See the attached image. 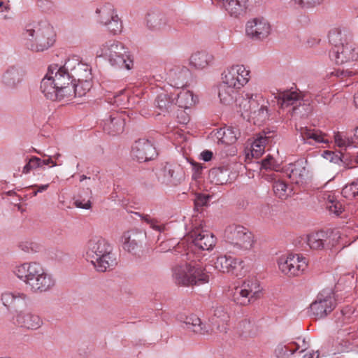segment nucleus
I'll list each match as a JSON object with an SVG mask.
<instances>
[{"label": "nucleus", "instance_id": "obj_1", "mask_svg": "<svg viewBox=\"0 0 358 358\" xmlns=\"http://www.w3.org/2000/svg\"><path fill=\"white\" fill-rule=\"evenodd\" d=\"M13 273L23 281L31 292L41 294L51 290L55 285V280L44 267L36 262H24L16 266Z\"/></svg>", "mask_w": 358, "mask_h": 358}, {"label": "nucleus", "instance_id": "obj_2", "mask_svg": "<svg viewBox=\"0 0 358 358\" xmlns=\"http://www.w3.org/2000/svg\"><path fill=\"white\" fill-rule=\"evenodd\" d=\"M86 259L99 272L112 270L117 264L112 245L104 238L95 236L86 245Z\"/></svg>", "mask_w": 358, "mask_h": 358}, {"label": "nucleus", "instance_id": "obj_3", "mask_svg": "<svg viewBox=\"0 0 358 358\" xmlns=\"http://www.w3.org/2000/svg\"><path fill=\"white\" fill-rule=\"evenodd\" d=\"M23 37L27 41V46L33 51H44L55 41L53 27L47 21L32 22L26 25Z\"/></svg>", "mask_w": 358, "mask_h": 358}, {"label": "nucleus", "instance_id": "obj_4", "mask_svg": "<svg viewBox=\"0 0 358 358\" xmlns=\"http://www.w3.org/2000/svg\"><path fill=\"white\" fill-rule=\"evenodd\" d=\"M173 278L175 282L183 286L201 285L209 281L208 273L198 262L177 264L173 267Z\"/></svg>", "mask_w": 358, "mask_h": 358}, {"label": "nucleus", "instance_id": "obj_5", "mask_svg": "<svg viewBox=\"0 0 358 358\" xmlns=\"http://www.w3.org/2000/svg\"><path fill=\"white\" fill-rule=\"evenodd\" d=\"M224 239L228 244L230 252L241 254L250 250L254 244V236L247 228L241 225L228 226L224 233Z\"/></svg>", "mask_w": 358, "mask_h": 358}, {"label": "nucleus", "instance_id": "obj_6", "mask_svg": "<svg viewBox=\"0 0 358 358\" xmlns=\"http://www.w3.org/2000/svg\"><path fill=\"white\" fill-rule=\"evenodd\" d=\"M100 51L101 55L107 57L112 66L127 70L132 69L133 59L122 43L108 41L101 46Z\"/></svg>", "mask_w": 358, "mask_h": 358}, {"label": "nucleus", "instance_id": "obj_7", "mask_svg": "<svg viewBox=\"0 0 358 358\" xmlns=\"http://www.w3.org/2000/svg\"><path fill=\"white\" fill-rule=\"evenodd\" d=\"M275 99H277L278 104L282 108L292 106V115H306L308 111H303L305 108L310 110L308 105H301V103L303 100V96L301 92H299L297 90L293 91L288 90L278 91L275 95Z\"/></svg>", "mask_w": 358, "mask_h": 358}, {"label": "nucleus", "instance_id": "obj_8", "mask_svg": "<svg viewBox=\"0 0 358 358\" xmlns=\"http://www.w3.org/2000/svg\"><path fill=\"white\" fill-rule=\"evenodd\" d=\"M262 288L256 278L245 280L241 287L236 288L234 301L241 306H246L259 298Z\"/></svg>", "mask_w": 358, "mask_h": 358}, {"label": "nucleus", "instance_id": "obj_9", "mask_svg": "<svg viewBox=\"0 0 358 358\" xmlns=\"http://www.w3.org/2000/svg\"><path fill=\"white\" fill-rule=\"evenodd\" d=\"M156 176L159 182L169 187H176L185 180L183 168L177 164L166 163Z\"/></svg>", "mask_w": 358, "mask_h": 358}, {"label": "nucleus", "instance_id": "obj_10", "mask_svg": "<svg viewBox=\"0 0 358 358\" xmlns=\"http://www.w3.org/2000/svg\"><path fill=\"white\" fill-rule=\"evenodd\" d=\"M336 307L335 299L331 290H323L310 306V312L317 318H322Z\"/></svg>", "mask_w": 358, "mask_h": 358}, {"label": "nucleus", "instance_id": "obj_11", "mask_svg": "<svg viewBox=\"0 0 358 358\" xmlns=\"http://www.w3.org/2000/svg\"><path fill=\"white\" fill-rule=\"evenodd\" d=\"M279 269L289 277L301 275L307 267L306 259L299 255L281 257L278 260Z\"/></svg>", "mask_w": 358, "mask_h": 358}, {"label": "nucleus", "instance_id": "obj_12", "mask_svg": "<svg viewBox=\"0 0 358 358\" xmlns=\"http://www.w3.org/2000/svg\"><path fill=\"white\" fill-rule=\"evenodd\" d=\"M146 238V232L143 230L138 229L128 230L122 236L123 248L128 252L136 255L142 251Z\"/></svg>", "mask_w": 358, "mask_h": 358}, {"label": "nucleus", "instance_id": "obj_13", "mask_svg": "<svg viewBox=\"0 0 358 358\" xmlns=\"http://www.w3.org/2000/svg\"><path fill=\"white\" fill-rule=\"evenodd\" d=\"M66 69L69 71L73 83L92 80L91 67L81 62L77 57L66 61Z\"/></svg>", "mask_w": 358, "mask_h": 358}, {"label": "nucleus", "instance_id": "obj_14", "mask_svg": "<svg viewBox=\"0 0 358 358\" xmlns=\"http://www.w3.org/2000/svg\"><path fill=\"white\" fill-rule=\"evenodd\" d=\"M329 57L338 65L343 64L350 61L358 60V48L348 41L336 48H332L329 52Z\"/></svg>", "mask_w": 358, "mask_h": 358}, {"label": "nucleus", "instance_id": "obj_15", "mask_svg": "<svg viewBox=\"0 0 358 358\" xmlns=\"http://www.w3.org/2000/svg\"><path fill=\"white\" fill-rule=\"evenodd\" d=\"M249 71H247L244 66H234L222 73V82L240 89L249 80Z\"/></svg>", "mask_w": 358, "mask_h": 358}, {"label": "nucleus", "instance_id": "obj_16", "mask_svg": "<svg viewBox=\"0 0 358 358\" xmlns=\"http://www.w3.org/2000/svg\"><path fill=\"white\" fill-rule=\"evenodd\" d=\"M131 155L140 163L155 159L157 151L152 143L147 139H138L132 146Z\"/></svg>", "mask_w": 358, "mask_h": 358}, {"label": "nucleus", "instance_id": "obj_17", "mask_svg": "<svg viewBox=\"0 0 358 358\" xmlns=\"http://www.w3.org/2000/svg\"><path fill=\"white\" fill-rule=\"evenodd\" d=\"M245 31L251 38L262 40L270 34L271 26L264 18H255L247 22Z\"/></svg>", "mask_w": 358, "mask_h": 358}, {"label": "nucleus", "instance_id": "obj_18", "mask_svg": "<svg viewBox=\"0 0 358 358\" xmlns=\"http://www.w3.org/2000/svg\"><path fill=\"white\" fill-rule=\"evenodd\" d=\"M102 122L103 131L110 136H117L124 131L125 120L119 112L110 113Z\"/></svg>", "mask_w": 358, "mask_h": 358}, {"label": "nucleus", "instance_id": "obj_19", "mask_svg": "<svg viewBox=\"0 0 358 358\" xmlns=\"http://www.w3.org/2000/svg\"><path fill=\"white\" fill-rule=\"evenodd\" d=\"M13 323L22 328L36 330L43 324V320L36 314L29 311H19L13 318Z\"/></svg>", "mask_w": 358, "mask_h": 358}, {"label": "nucleus", "instance_id": "obj_20", "mask_svg": "<svg viewBox=\"0 0 358 358\" xmlns=\"http://www.w3.org/2000/svg\"><path fill=\"white\" fill-rule=\"evenodd\" d=\"M48 69L52 70V77H53L56 85H58L57 88H59L64 98H65L66 96L65 89H67L68 87H70L73 83L69 71L66 69V62L61 66L57 64L51 65Z\"/></svg>", "mask_w": 358, "mask_h": 358}, {"label": "nucleus", "instance_id": "obj_21", "mask_svg": "<svg viewBox=\"0 0 358 358\" xmlns=\"http://www.w3.org/2000/svg\"><path fill=\"white\" fill-rule=\"evenodd\" d=\"M190 236L194 246L202 250H211L216 243V238L208 231L195 229L191 231Z\"/></svg>", "mask_w": 358, "mask_h": 358}, {"label": "nucleus", "instance_id": "obj_22", "mask_svg": "<svg viewBox=\"0 0 358 358\" xmlns=\"http://www.w3.org/2000/svg\"><path fill=\"white\" fill-rule=\"evenodd\" d=\"M52 74V70L48 69L47 74L41 82L40 88L47 99L52 101H60L64 99V96L57 88L58 85L54 81Z\"/></svg>", "mask_w": 358, "mask_h": 358}, {"label": "nucleus", "instance_id": "obj_23", "mask_svg": "<svg viewBox=\"0 0 358 358\" xmlns=\"http://www.w3.org/2000/svg\"><path fill=\"white\" fill-rule=\"evenodd\" d=\"M243 262L231 256H220L215 262V267L221 272L238 275V271L243 268Z\"/></svg>", "mask_w": 358, "mask_h": 358}, {"label": "nucleus", "instance_id": "obj_24", "mask_svg": "<svg viewBox=\"0 0 358 358\" xmlns=\"http://www.w3.org/2000/svg\"><path fill=\"white\" fill-rule=\"evenodd\" d=\"M189 70L185 66H175L167 73L168 83L176 88H182L187 85Z\"/></svg>", "mask_w": 358, "mask_h": 358}, {"label": "nucleus", "instance_id": "obj_25", "mask_svg": "<svg viewBox=\"0 0 358 358\" xmlns=\"http://www.w3.org/2000/svg\"><path fill=\"white\" fill-rule=\"evenodd\" d=\"M219 6L224 9L231 16L239 17L245 13L249 0H215Z\"/></svg>", "mask_w": 358, "mask_h": 358}, {"label": "nucleus", "instance_id": "obj_26", "mask_svg": "<svg viewBox=\"0 0 358 358\" xmlns=\"http://www.w3.org/2000/svg\"><path fill=\"white\" fill-rule=\"evenodd\" d=\"M24 71L15 66H9L2 76L3 83L8 88L15 89L23 80Z\"/></svg>", "mask_w": 358, "mask_h": 358}, {"label": "nucleus", "instance_id": "obj_27", "mask_svg": "<svg viewBox=\"0 0 358 358\" xmlns=\"http://www.w3.org/2000/svg\"><path fill=\"white\" fill-rule=\"evenodd\" d=\"M183 324L184 329L196 334L202 336L210 335L212 331L210 327L203 323L201 319L195 315L187 316Z\"/></svg>", "mask_w": 358, "mask_h": 358}, {"label": "nucleus", "instance_id": "obj_28", "mask_svg": "<svg viewBox=\"0 0 358 358\" xmlns=\"http://www.w3.org/2000/svg\"><path fill=\"white\" fill-rule=\"evenodd\" d=\"M213 314L210 316V322L217 330L221 333H227V322L229 315L224 307L222 306L213 307Z\"/></svg>", "mask_w": 358, "mask_h": 358}, {"label": "nucleus", "instance_id": "obj_29", "mask_svg": "<svg viewBox=\"0 0 358 358\" xmlns=\"http://www.w3.org/2000/svg\"><path fill=\"white\" fill-rule=\"evenodd\" d=\"M299 132L301 140L304 143L312 144L310 141H314L315 143H328L329 141L324 138L325 134H323L320 130L316 129H311L307 127H301L296 129Z\"/></svg>", "mask_w": 358, "mask_h": 358}, {"label": "nucleus", "instance_id": "obj_30", "mask_svg": "<svg viewBox=\"0 0 358 358\" xmlns=\"http://www.w3.org/2000/svg\"><path fill=\"white\" fill-rule=\"evenodd\" d=\"M92 80H83L80 82H73V83L65 89L66 98L75 96L81 97L85 96L92 88Z\"/></svg>", "mask_w": 358, "mask_h": 358}, {"label": "nucleus", "instance_id": "obj_31", "mask_svg": "<svg viewBox=\"0 0 358 358\" xmlns=\"http://www.w3.org/2000/svg\"><path fill=\"white\" fill-rule=\"evenodd\" d=\"M260 101L262 100V97L258 94H252L247 93L245 94V98H243L240 101L241 107L243 108L245 115H250L251 112L258 110L261 106H264L260 103Z\"/></svg>", "mask_w": 358, "mask_h": 358}, {"label": "nucleus", "instance_id": "obj_32", "mask_svg": "<svg viewBox=\"0 0 358 358\" xmlns=\"http://www.w3.org/2000/svg\"><path fill=\"white\" fill-rule=\"evenodd\" d=\"M329 234L324 231H319L307 235L306 241L309 247L313 250H322L324 248L329 239Z\"/></svg>", "mask_w": 358, "mask_h": 358}, {"label": "nucleus", "instance_id": "obj_33", "mask_svg": "<svg viewBox=\"0 0 358 358\" xmlns=\"http://www.w3.org/2000/svg\"><path fill=\"white\" fill-rule=\"evenodd\" d=\"M328 37L329 43L334 46L332 48H336L351 40L350 34L338 28L329 31Z\"/></svg>", "mask_w": 358, "mask_h": 358}, {"label": "nucleus", "instance_id": "obj_34", "mask_svg": "<svg viewBox=\"0 0 358 358\" xmlns=\"http://www.w3.org/2000/svg\"><path fill=\"white\" fill-rule=\"evenodd\" d=\"M237 89L224 82H222L218 87V96L220 101L226 105L232 103Z\"/></svg>", "mask_w": 358, "mask_h": 358}, {"label": "nucleus", "instance_id": "obj_35", "mask_svg": "<svg viewBox=\"0 0 358 358\" xmlns=\"http://www.w3.org/2000/svg\"><path fill=\"white\" fill-rule=\"evenodd\" d=\"M96 13L98 15V22L103 25H106L117 15L113 6L109 3L96 8Z\"/></svg>", "mask_w": 358, "mask_h": 358}, {"label": "nucleus", "instance_id": "obj_36", "mask_svg": "<svg viewBox=\"0 0 358 358\" xmlns=\"http://www.w3.org/2000/svg\"><path fill=\"white\" fill-rule=\"evenodd\" d=\"M147 25L149 29L157 30L162 28L166 23V17L158 11H152L147 15Z\"/></svg>", "mask_w": 358, "mask_h": 358}, {"label": "nucleus", "instance_id": "obj_37", "mask_svg": "<svg viewBox=\"0 0 358 358\" xmlns=\"http://www.w3.org/2000/svg\"><path fill=\"white\" fill-rule=\"evenodd\" d=\"M213 56L206 52H197L192 55L190 64L196 69H203L212 61Z\"/></svg>", "mask_w": 358, "mask_h": 358}, {"label": "nucleus", "instance_id": "obj_38", "mask_svg": "<svg viewBox=\"0 0 358 358\" xmlns=\"http://www.w3.org/2000/svg\"><path fill=\"white\" fill-rule=\"evenodd\" d=\"M174 99L175 98H173L167 93L162 92L157 95L155 103L161 113H169L173 106Z\"/></svg>", "mask_w": 358, "mask_h": 358}, {"label": "nucleus", "instance_id": "obj_39", "mask_svg": "<svg viewBox=\"0 0 358 358\" xmlns=\"http://www.w3.org/2000/svg\"><path fill=\"white\" fill-rule=\"evenodd\" d=\"M289 173L288 174L289 178L292 182L296 184L303 183L306 179L307 174V170L306 168L300 164L291 165L289 168Z\"/></svg>", "mask_w": 358, "mask_h": 358}, {"label": "nucleus", "instance_id": "obj_40", "mask_svg": "<svg viewBox=\"0 0 358 358\" xmlns=\"http://www.w3.org/2000/svg\"><path fill=\"white\" fill-rule=\"evenodd\" d=\"M229 170L226 167H216L210 171V176L216 185H224L229 180Z\"/></svg>", "mask_w": 358, "mask_h": 358}, {"label": "nucleus", "instance_id": "obj_41", "mask_svg": "<svg viewBox=\"0 0 358 358\" xmlns=\"http://www.w3.org/2000/svg\"><path fill=\"white\" fill-rule=\"evenodd\" d=\"M240 136L239 129L236 127H228L224 128L220 141L226 145H231L236 142Z\"/></svg>", "mask_w": 358, "mask_h": 358}, {"label": "nucleus", "instance_id": "obj_42", "mask_svg": "<svg viewBox=\"0 0 358 358\" xmlns=\"http://www.w3.org/2000/svg\"><path fill=\"white\" fill-rule=\"evenodd\" d=\"M242 115L244 118L247 117L248 120H253L255 124H261L268 119V111L267 106H261L258 110L251 112L250 115H244L242 113Z\"/></svg>", "mask_w": 358, "mask_h": 358}, {"label": "nucleus", "instance_id": "obj_43", "mask_svg": "<svg viewBox=\"0 0 358 358\" xmlns=\"http://www.w3.org/2000/svg\"><path fill=\"white\" fill-rule=\"evenodd\" d=\"M196 97L189 90H182L177 94L176 103L182 107L187 108L196 102Z\"/></svg>", "mask_w": 358, "mask_h": 358}, {"label": "nucleus", "instance_id": "obj_44", "mask_svg": "<svg viewBox=\"0 0 358 358\" xmlns=\"http://www.w3.org/2000/svg\"><path fill=\"white\" fill-rule=\"evenodd\" d=\"M26 299H27V295L24 293L5 292L1 295L2 303L6 307L20 300L25 301Z\"/></svg>", "mask_w": 358, "mask_h": 358}, {"label": "nucleus", "instance_id": "obj_45", "mask_svg": "<svg viewBox=\"0 0 358 358\" xmlns=\"http://www.w3.org/2000/svg\"><path fill=\"white\" fill-rule=\"evenodd\" d=\"M296 347L294 349L291 348L289 345L279 344L275 349V355L278 358H287L293 355L294 352L299 349V345L294 343Z\"/></svg>", "mask_w": 358, "mask_h": 358}, {"label": "nucleus", "instance_id": "obj_46", "mask_svg": "<svg viewBox=\"0 0 358 358\" xmlns=\"http://www.w3.org/2000/svg\"><path fill=\"white\" fill-rule=\"evenodd\" d=\"M342 194L348 199L358 198V179L345 185L342 189Z\"/></svg>", "mask_w": 358, "mask_h": 358}, {"label": "nucleus", "instance_id": "obj_47", "mask_svg": "<svg viewBox=\"0 0 358 358\" xmlns=\"http://www.w3.org/2000/svg\"><path fill=\"white\" fill-rule=\"evenodd\" d=\"M273 189L275 196L281 199H285L289 195L287 185L284 181H275L273 185Z\"/></svg>", "mask_w": 358, "mask_h": 358}, {"label": "nucleus", "instance_id": "obj_48", "mask_svg": "<svg viewBox=\"0 0 358 358\" xmlns=\"http://www.w3.org/2000/svg\"><path fill=\"white\" fill-rule=\"evenodd\" d=\"M108 30L113 34L120 33L122 29V24L118 15L115 17L105 25Z\"/></svg>", "mask_w": 358, "mask_h": 358}, {"label": "nucleus", "instance_id": "obj_49", "mask_svg": "<svg viewBox=\"0 0 358 358\" xmlns=\"http://www.w3.org/2000/svg\"><path fill=\"white\" fill-rule=\"evenodd\" d=\"M331 162L338 164H341L345 169H350L354 167L350 164L351 161L348 160V157L341 152L338 154L334 152V156L331 157Z\"/></svg>", "mask_w": 358, "mask_h": 358}, {"label": "nucleus", "instance_id": "obj_50", "mask_svg": "<svg viewBox=\"0 0 358 358\" xmlns=\"http://www.w3.org/2000/svg\"><path fill=\"white\" fill-rule=\"evenodd\" d=\"M271 133V131L266 132L264 131L262 133L258 134L252 143L263 145V147L265 148L266 145L268 143L271 138L273 136L270 135Z\"/></svg>", "mask_w": 358, "mask_h": 358}, {"label": "nucleus", "instance_id": "obj_51", "mask_svg": "<svg viewBox=\"0 0 358 358\" xmlns=\"http://www.w3.org/2000/svg\"><path fill=\"white\" fill-rule=\"evenodd\" d=\"M210 199L211 196L210 195L202 194H198L194 201L195 208L198 209V208L206 206Z\"/></svg>", "mask_w": 358, "mask_h": 358}, {"label": "nucleus", "instance_id": "obj_52", "mask_svg": "<svg viewBox=\"0 0 358 358\" xmlns=\"http://www.w3.org/2000/svg\"><path fill=\"white\" fill-rule=\"evenodd\" d=\"M328 208L330 212L336 214V215H340L343 211V205L338 201H331L328 206Z\"/></svg>", "mask_w": 358, "mask_h": 358}, {"label": "nucleus", "instance_id": "obj_53", "mask_svg": "<svg viewBox=\"0 0 358 358\" xmlns=\"http://www.w3.org/2000/svg\"><path fill=\"white\" fill-rule=\"evenodd\" d=\"M275 166V159L271 156L268 155L265 159L262 161V169L273 170Z\"/></svg>", "mask_w": 358, "mask_h": 358}, {"label": "nucleus", "instance_id": "obj_54", "mask_svg": "<svg viewBox=\"0 0 358 358\" xmlns=\"http://www.w3.org/2000/svg\"><path fill=\"white\" fill-rule=\"evenodd\" d=\"M264 150H265V148L263 147V145L252 143L251 154L253 157H255V158L260 157L264 152Z\"/></svg>", "mask_w": 358, "mask_h": 358}, {"label": "nucleus", "instance_id": "obj_55", "mask_svg": "<svg viewBox=\"0 0 358 358\" xmlns=\"http://www.w3.org/2000/svg\"><path fill=\"white\" fill-rule=\"evenodd\" d=\"M141 220H143L144 222H145L146 223L149 224L152 229H154L157 231H162V227L161 226L156 224V223L157 222V220L152 219L150 217V215H141Z\"/></svg>", "mask_w": 358, "mask_h": 358}, {"label": "nucleus", "instance_id": "obj_56", "mask_svg": "<svg viewBox=\"0 0 358 358\" xmlns=\"http://www.w3.org/2000/svg\"><path fill=\"white\" fill-rule=\"evenodd\" d=\"M36 247V245L31 242H22L19 244V248L25 252H36L35 248Z\"/></svg>", "mask_w": 358, "mask_h": 358}, {"label": "nucleus", "instance_id": "obj_57", "mask_svg": "<svg viewBox=\"0 0 358 358\" xmlns=\"http://www.w3.org/2000/svg\"><path fill=\"white\" fill-rule=\"evenodd\" d=\"M335 141L338 147H352L353 141L350 138H342L338 136H335Z\"/></svg>", "mask_w": 358, "mask_h": 358}, {"label": "nucleus", "instance_id": "obj_58", "mask_svg": "<svg viewBox=\"0 0 358 358\" xmlns=\"http://www.w3.org/2000/svg\"><path fill=\"white\" fill-rule=\"evenodd\" d=\"M29 160L30 162V164L32 165V168L34 169L41 167V158L36 156H33L30 159H29Z\"/></svg>", "mask_w": 358, "mask_h": 358}, {"label": "nucleus", "instance_id": "obj_59", "mask_svg": "<svg viewBox=\"0 0 358 358\" xmlns=\"http://www.w3.org/2000/svg\"><path fill=\"white\" fill-rule=\"evenodd\" d=\"M213 157V152L210 150H206L201 153V159L204 162H209Z\"/></svg>", "mask_w": 358, "mask_h": 358}, {"label": "nucleus", "instance_id": "obj_60", "mask_svg": "<svg viewBox=\"0 0 358 358\" xmlns=\"http://www.w3.org/2000/svg\"><path fill=\"white\" fill-rule=\"evenodd\" d=\"M75 204L76 207L83 209H89L91 207V202L90 201L84 203L82 201L76 200Z\"/></svg>", "mask_w": 358, "mask_h": 358}, {"label": "nucleus", "instance_id": "obj_61", "mask_svg": "<svg viewBox=\"0 0 358 358\" xmlns=\"http://www.w3.org/2000/svg\"><path fill=\"white\" fill-rule=\"evenodd\" d=\"M49 164H52V166H57V164L52 160L50 157H49L48 159H41V167H43L45 165H48Z\"/></svg>", "mask_w": 358, "mask_h": 358}, {"label": "nucleus", "instance_id": "obj_62", "mask_svg": "<svg viewBox=\"0 0 358 358\" xmlns=\"http://www.w3.org/2000/svg\"><path fill=\"white\" fill-rule=\"evenodd\" d=\"M192 165L193 166V169L194 170L195 173L200 174L203 169L202 165L196 162L192 163Z\"/></svg>", "mask_w": 358, "mask_h": 358}, {"label": "nucleus", "instance_id": "obj_63", "mask_svg": "<svg viewBox=\"0 0 358 358\" xmlns=\"http://www.w3.org/2000/svg\"><path fill=\"white\" fill-rule=\"evenodd\" d=\"M34 169L32 168V165L30 164L29 160H28L27 163L25 164V166L23 167L22 173H28Z\"/></svg>", "mask_w": 358, "mask_h": 358}, {"label": "nucleus", "instance_id": "obj_64", "mask_svg": "<svg viewBox=\"0 0 358 358\" xmlns=\"http://www.w3.org/2000/svg\"><path fill=\"white\" fill-rule=\"evenodd\" d=\"M49 187V185L48 184H46V185H32L31 186V188H34V187H38V189H37V192H42L43 191H45Z\"/></svg>", "mask_w": 358, "mask_h": 358}]
</instances>
